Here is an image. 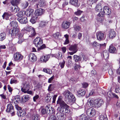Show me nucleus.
<instances>
[{"label": "nucleus", "instance_id": "obj_1", "mask_svg": "<svg viewBox=\"0 0 120 120\" xmlns=\"http://www.w3.org/2000/svg\"><path fill=\"white\" fill-rule=\"evenodd\" d=\"M56 105L58 106L57 110L58 111L56 114V119L58 120H64V113L70 112L69 106L62 100V97L60 96L56 101Z\"/></svg>", "mask_w": 120, "mask_h": 120}, {"label": "nucleus", "instance_id": "obj_2", "mask_svg": "<svg viewBox=\"0 0 120 120\" xmlns=\"http://www.w3.org/2000/svg\"><path fill=\"white\" fill-rule=\"evenodd\" d=\"M10 24L13 29H11L9 32V35L12 38H18L19 41L17 43L18 44H21L23 41V34L21 33L18 28L17 22L15 21L11 20Z\"/></svg>", "mask_w": 120, "mask_h": 120}, {"label": "nucleus", "instance_id": "obj_3", "mask_svg": "<svg viewBox=\"0 0 120 120\" xmlns=\"http://www.w3.org/2000/svg\"><path fill=\"white\" fill-rule=\"evenodd\" d=\"M64 94L65 97L68 98L67 104L71 105L75 102L76 99L73 94L70 91H67L65 92Z\"/></svg>", "mask_w": 120, "mask_h": 120}, {"label": "nucleus", "instance_id": "obj_4", "mask_svg": "<svg viewBox=\"0 0 120 120\" xmlns=\"http://www.w3.org/2000/svg\"><path fill=\"white\" fill-rule=\"evenodd\" d=\"M88 103L93 107H99L101 106L104 103L103 100L101 99L98 98L93 101V100L89 99Z\"/></svg>", "mask_w": 120, "mask_h": 120}, {"label": "nucleus", "instance_id": "obj_5", "mask_svg": "<svg viewBox=\"0 0 120 120\" xmlns=\"http://www.w3.org/2000/svg\"><path fill=\"white\" fill-rule=\"evenodd\" d=\"M21 0H12L11 4L13 5L11 7V10L14 13L17 12L19 11V8L17 6L20 3Z\"/></svg>", "mask_w": 120, "mask_h": 120}, {"label": "nucleus", "instance_id": "obj_6", "mask_svg": "<svg viewBox=\"0 0 120 120\" xmlns=\"http://www.w3.org/2000/svg\"><path fill=\"white\" fill-rule=\"evenodd\" d=\"M111 12L110 9L107 6H105L103 8V11H100L97 15L99 17H104L105 15H109L111 14Z\"/></svg>", "mask_w": 120, "mask_h": 120}, {"label": "nucleus", "instance_id": "obj_7", "mask_svg": "<svg viewBox=\"0 0 120 120\" xmlns=\"http://www.w3.org/2000/svg\"><path fill=\"white\" fill-rule=\"evenodd\" d=\"M91 44L95 50L97 51H99L101 48L105 47L106 46L105 43L103 44H99L96 41L91 43Z\"/></svg>", "mask_w": 120, "mask_h": 120}, {"label": "nucleus", "instance_id": "obj_8", "mask_svg": "<svg viewBox=\"0 0 120 120\" xmlns=\"http://www.w3.org/2000/svg\"><path fill=\"white\" fill-rule=\"evenodd\" d=\"M69 50L71 52H68V53L71 55H72L78 51V44H75L71 45L68 48Z\"/></svg>", "mask_w": 120, "mask_h": 120}, {"label": "nucleus", "instance_id": "obj_9", "mask_svg": "<svg viewBox=\"0 0 120 120\" xmlns=\"http://www.w3.org/2000/svg\"><path fill=\"white\" fill-rule=\"evenodd\" d=\"M13 16V15L10 12H4L2 16L4 19H5L7 20H9L11 22V21L13 20L14 19Z\"/></svg>", "mask_w": 120, "mask_h": 120}, {"label": "nucleus", "instance_id": "obj_10", "mask_svg": "<svg viewBox=\"0 0 120 120\" xmlns=\"http://www.w3.org/2000/svg\"><path fill=\"white\" fill-rule=\"evenodd\" d=\"M6 111L8 113H10L11 116H13L15 115L13 106L11 104H8Z\"/></svg>", "mask_w": 120, "mask_h": 120}, {"label": "nucleus", "instance_id": "obj_11", "mask_svg": "<svg viewBox=\"0 0 120 120\" xmlns=\"http://www.w3.org/2000/svg\"><path fill=\"white\" fill-rule=\"evenodd\" d=\"M30 87V86L29 82H23L22 83V86H21V90L22 92H24L26 93V90H29Z\"/></svg>", "mask_w": 120, "mask_h": 120}, {"label": "nucleus", "instance_id": "obj_12", "mask_svg": "<svg viewBox=\"0 0 120 120\" xmlns=\"http://www.w3.org/2000/svg\"><path fill=\"white\" fill-rule=\"evenodd\" d=\"M31 118L32 120H39V118L38 115L35 110L31 111Z\"/></svg>", "mask_w": 120, "mask_h": 120}, {"label": "nucleus", "instance_id": "obj_13", "mask_svg": "<svg viewBox=\"0 0 120 120\" xmlns=\"http://www.w3.org/2000/svg\"><path fill=\"white\" fill-rule=\"evenodd\" d=\"M96 35L97 40L100 41L104 40L105 38V36L104 33L101 31L97 32Z\"/></svg>", "mask_w": 120, "mask_h": 120}, {"label": "nucleus", "instance_id": "obj_14", "mask_svg": "<svg viewBox=\"0 0 120 120\" xmlns=\"http://www.w3.org/2000/svg\"><path fill=\"white\" fill-rule=\"evenodd\" d=\"M86 113L87 115L89 116L92 117L95 115L96 112L94 109L90 108L87 109Z\"/></svg>", "mask_w": 120, "mask_h": 120}, {"label": "nucleus", "instance_id": "obj_15", "mask_svg": "<svg viewBox=\"0 0 120 120\" xmlns=\"http://www.w3.org/2000/svg\"><path fill=\"white\" fill-rule=\"evenodd\" d=\"M44 9L41 8H38L35 10L34 13L36 16H41L44 14Z\"/></svg>", "mask_w": 120, "mask_h": 120}, {"label": "nucleus", "instance_id": "obj_16", "mask_svg": "<svg viewBox=\"0 0 120 120\" xmlns=\"http://www.w3.org/2000/svg\"><path fill=\"white\" fill-rule=\"evenodd\" d=\"M90 119L89 116L87 114H83L79 116L77 118V120H88Z\"/></svg>", "mask_w": 120, "mask_h": 120}, {"label": "nucleus", "instance_id": "obj_17", "mask_svg": "<svg viewBox=\"0 0 120 120\" xmlns=\"http://www.w3.org/2000/svg\"><path fill=\"white\" fill-rule=\"evenodd\" d=\"M50 58L49 54H47L46 56L41 57L40 60L41 62L46 63L47 61Z\"/></svg>", "mask_w": 120, "mask_h": 120}, {"label": "nucleus", "instance_id": "obj_18", "mask_svg": "<svg viewBox=\"0 0 120 120\" xmlns=\"http://www.w3.org/2000/svg\"><path fill=\"white\" fill-rule=\"evenodd\" d=\"M39 2L38 3L36 4L37 8L41 7L45 5L46 3L45 0H36Z\"/></svg>", "mask_w": 120, "mask_h": 120}, {"label": "nucleus", "instance_id": "obj_19", "mask_svg": "<svg viewBox=\"0 0 120 120\" xmlns=\"http://www.w3.org/2000/svg\"><path fill=\"white\" fill-rule=\"evenodd\" d=\"M29 59L30 61L33 62L36 61L37 60V57L35 54L33 53H31L28 55Z\"/></svg>", "mask_w": 120, "mask_h": 120}, {"label": "nucleus", "instance_id": "obj_20", "mask_svg": "<svg viewBox=\"0 0 120 120\" xmlns=\"http://www.w3.org/2000/svg\"><path fill=\"white\" fill-rule=\"evenodd\" d=\"M70 23V22L68 21H64L62 24V28L64 29H67L69 27Z\"/></svg>", "mask_w": 120, "mask_h": 120}, {"label": "nucleus", "instance_id": "obj_21", "mask_svg": "<svg viewBox=\"0 0 120 120\" xmlns=\"http://www.w3.org/2000/svg\"><path fill=\"white\" fill-rule=\"evenodd\" d=\"M86 91L84 89H80L77 91V95L79 97H83L85 94Z\"/></svg>", "mask_w": 120, "mask_h": 120}, {"label": "nucleus", "instance_id": "obj_22", "mask_svg": "<svg viewBox=\"0 0 120 120\" xmlns=\"http://www.w3.org/2000/svg\"><path fill=\"white\" fill-rule=\"evenodd\" d=\"M14 56L15 59L16 60H21L23 58V56L19 52H17L15 53Z\"/></svg>", "mask_w": 120, "mask_h": 120}, {"label": "nucleus", "instance_id": "obj_23", "mask_svg": "<svg viewBox=\"0 0 120 120\" xmlns=\"http://www.w3.org/2000/svg\"><path fill=\"white\" fill-rule=\"evenodd\" d=\"M109 52L112 53H115L116 52V48L112 44L110 45L109 49Z\"/></svg>", "mask_w": 120, "mask_h": 120}, {"label": "nucleus", "instance_id": "obj_24", "mask_svg": "<svg viewBox=\"0 0 120 120\" xmlns=\"http://www.w3.org/2000/svg\"><path fill=\"white\" fill-rule=\"evenodd\" d=\"M17 19L21 24H26L27 22V19L26 17L19 18Z\"/></svg>", "mask_w": 120, "mask_h": 120}, {"label": "nucleus", "instance_id": "obj_25", "mask_svg": "<svg viewBox=\"0 0 120 120\" xmlns=\"http://www.w3.org/2000/svg\"><path fill=\"white\" fill-rule=\"evenodd\" d=\"M34 12V10L32 9H29L25 12V14L27 17H30L31 16Z\"/></svg>", "mask_w": 120, "mask_h": 120}, {"label": "nucleus", "instance_id": "obj_26", "mask_svg": "<svg viewBox=\"0 0 120 120\" xmlns=\"http://www.w3.org/2000/svg\"><path fill=\"white\" fill-rule=\"evenodd\" d=\"M30 98V95H25L22 98L21 101L24 102H25L28 101Z\"/></svg>", "mask_w": 120, "mask_h": 120}, {"label": "nucleus", "instance_id": "obj_27", "mask_svg": "<svg viewBox=\"0 0 120 120\" xmlns=\"http://www.w3.org/2000/svg\"><path fill=\"white\" fill-rule=\"evenodd\" d=\"M107 94L108 97L110 98H112L115 97L117 98H118V97L117 95L114 93H112L111 91H108Z\"/></svg>", "mask_w": 120, "mask_h": 120}, {"label": "nucleus", "instance_id": "obj_28", "mask_svg": "<svg viewBox=\"0 0 120 120\" xmlns=\"http://www.w3.org/2000/svg\"><path fill=\"white\" fill-rule=\"evenodd\" d=\"M18 115L19 117H22L25 116L26 113L25 111H22V110L18 111L17 112Z\"/></svg>", "mask_w": 120, "mask_h": 120}, {"label": "nucleus", "instance_id": "obj_29", "mask_svg": "<svg viewBox=\"0 0 120 120\" xmlns=\"http://www.w3.org/2000/svg\"><path fill=\"white\" fill-rule=\"evenodd\" d=\"M116 36V34L115 31L113 30H110L109 34V38H110L113 39Z\"/></svg>", "mask_w": 120, "mask_h": 120}, {"label": "nucleus", "instance_id": "obj_30", "mask_svg": "<svg viewBox=\"0 0 120 120\" xmlns=\"http://www.w3.org/2000/svg\"><path fill=\"white\" fill-rule=\"evenodd\" d=\"M101 55L102 58H104L105 59L109 57V53L107 50H105L103 51L102 53H101Z\"/></svg>", "mask_w": 120, "mask_h": 120}, {"label": "nucleus", "instance_id": "obj_31", "mask_svg": "<svg viewBox=\"0 0 120 120\" xmlns=\"http://www.w3.org/2000/svg\"><path fill=\"white\" fill-rule=\"evenodd\" d=\"M73 59L76 62H81V56L77 55H74L73 56Z\"/></svg>", "mask_w": 120, "mask_h": 120}, {"label": "nucleus", "instance_id": "obj_32", "mask_svg": "<svg viewBox=\"0 0 120 120\" xmlns=\"http://www.w3.org/2000/svg\"><path fill=\"white\" fill-rule=\"evenodd\" d=\"M48 22V21H41L39 23V26L41 27H43L47 25Z\"/></svg>", "mask_w": 120, "mask_h": 120}, {"label": "nucleus", "instance_id": "obj_33", "mask_svg": "<svg viewBox=\"0 0 120 120\" xmlns=\"http://www.w3.org/2000/svg\"><path fill=\"white\" fill-rule=\"evenodd\" d=\"M49 109V108L48 106H46L45 108L42 109L41 111L42 114V115H44L46 113H48L47 111Z\"/></svg>", "mask_w": 120, "mask_h": 120}, {"label": "nucleus", "instance_id": "obj_34", "mask_svg": "<svg viewBox=\"0 0 120 120\" xmlns=\"http://www.w3.org/2000/svg\"><path fill=\"white\" fill-rule=\"evenodd\" d=\"M70 2L71 4L75 7H78L79 6L78 4V0H70Z\"/></svg>", "mask_w": 120, "mask_h": 120}, {"label": "nucleus", "instance_id": "obj_35", "mask_svg": "<svg viewBox=\"0 0 120 120\" xmlns=\"http://www.w3.org/2000/svg\"><path fill=\"white\" fill-rule=\"evenodd\" d=\"M49 109H48L47 112L48 114L49 115H53L54 114L55 111L53 109H52L51 107H49Z\"/></svg>", "mask_w": 120, "mask_h": 120}, {"label": "nucleus", "instance_id": "obj_36", "mask_svg": "<svg viewBox=\"0 0 120 120\" xmlns=\"http://www.w3.org/2000/svg\"><path fill=\"white\" fill-rule=\"evenodd\" d=\"M99 118L100 120H108L106 115L105 114L99 116Z\"/></svg>", "mask_w": 120, "mask_h": 120}, {"label": "nucleus", "instance_id": "obj_37", "mask_svg": "<svg viewBox=\"0 0 120 120\" xmlns=\"http://www.w3.org/2000/svg\"><path fill=\"white\" fill-rule=\"evenodd\" d=\"M52 97L50 96V93H48L46 94V96L45 98V100L47 102H49L50 101Z\"/></svg>", "mask_w": 120, "mask_h": 120}, {"label": "nucleus", "instance_id": "obj_38", "mask_svg": "<svg viewBox=\"0 0 120 120\" xmlns=\"http://www.w3.org/2000/svg\"><path fill=\"white\" fill-rule=\"evenodd\" d=\"M30 34L29 36V37H32L35 36L36 33L35 29L34 28L33 29L31 30V31L30 32Z\"/></svg>", "mask_w": 120, "mask_h": 120}, {"label": "nucleus", "instance_id": "obj_39", "mask_svg": "<svg viewBox=\"0 0 120 120\" xmlns=\"http://www.w3.org/2000/svg\"><path fill=\"white\" fill-rule=\"evenodd\" d=\"M38 18V17L36 16H33L30 20V22L33 24H34L36 22Z\"/></svg>", "mask_w": 120, "mask_h": 120}, {"label": "nucleus", "instance_id": "obj_40", "mask_svg": "<svg viewBox=\"0 0 120 120\" xmlns=\"http://www.w3.org/2000/svg\"><path fill=\"white\" fill-rule=\"evenodd\" d=\"M6 34L5 33H3L0 34V41H2L6 38Z\"/></svg>", "mask_w": 120, "mask_h": 120}, {"label": "nucleus", "instance_id": "obj_41", "mask_svg": "<svg viewBox=\"0 0 120 120\" xmlns=\"http://www.w3.org/2000/svg\"><path fill=\"white\" fill-rule=\"evenodd\" d=\"M38 38L39 40L37 42V44L35 45V46L37 47L40 46V45H42L43 43L42 40L40 38Z\"/></svg>", "mask_w": 120, "mask_h": 120}, {"label": "nucleus", "instance_id": "obj_42", "mask_svg": "<svg viewBox=\"0 0 120 120\" xmlns=\"http://www.w3.org/2000/svg\"><path fill=\"white\" fill-rule=\"evenodd\" d=\"M61 36V34L58 32H57L54 34L53 37L56 39H60Z\"/></svg>", "mask_w": 120, "mask_h": 120}, {"label": "nucleus", "instance_id": "obj_43", "mask_svg": "<svg viewBox=\"0 0 120 120\" xmlns=\"http://www.w3.org/2000/svg\"><path fill=\"white\" fill-rule=\"evenodd\" d=\"M95 10L96 11L98 12L102 11V8L101 6V4H98L96 6Z\"/></svg>", "mask_w": 120, "mask_h": 120}, {"label": "nucleus", "instance_id": "obj_44", "mask_svg": "<svg viewBox=\"0 0 120 120\" xmlns=\"http://www.w3.org/2000/svg\"><path fill=\"white\" fill-rule=\"evenodd\" d=\"M43 71L44 72L49 74H50L52 73V71L51 70L46 68H44L43 70Z\"/></svg>", "mask_w": 120, "mask_h": 120}, {"label": "nucleus", "instance_id": "obj_45", "mask_svg": "<svg viewBox=\"0 0 120 120\" xmlns=\"http://www.w3.org/2000/svg\"><path fill=\"white\" fill-rule=\"evenodd\" d=\"M88 59V58L87 57L83 55L81 56V62H82L84 61H86Z\"/></svg>", "mask_w": 120, "mask_h": 120}, {"label": "nucleus", "instance_id": "obj_46", "mask_svg": "<svg viewBox=\"0 0 120 120\" xmlns=\"http://www.w3.org/2000/svg\"><path fill=\"white\" fill-rule=\"evenodd\" d=\"M46 47V46L45 44H43L40 45V46L38 47V51H40L41 50L44 49Z\"/></svg>", "mask_w": 120, "mask_h": 120}, {"label": "nucleus", "instance_id": "obj_47", "mask_svg": "<svg viewBox=\"0 0 120 120\" xmlns=\"http://www.w3.org/2000/svg\"><path fill=\"white\" fill-rule=\"evenodd\" d=\"M18 82L17 81V80L13 79H12L10 81V83L11 84H12L13 83L16 84Z\"/></svg>", "mask_w": 120, "mask_h": 120}, {"label": "nucleus", "instance_id": "obj_48", "mask_svg": "<svg viewBox=\"0 0 120 120\" xmlns=\"http://www.w3.org/2000/svg\"><path fill=\"white\" fill-rule=\"evenodd\" d=\"M48 120H56V119L55 116L54 115H52L48 118Z\"/></svg>", "mask_w": 120, "mask_h": 120}, {"label": "nucleus", "instance_id": "obj_49", "mask_svg": "<svg viewBox=\"0 0 120 120\" xmlns=\"http://www.w3.org/2000/svg\"><path fill=\"white\" fill-rule=\"evenodd\" d=\"M74 28L75 30L79 31L80 30L81 28L80 26L77 25H75L74 26Z\"/></svg>", "mask_w": 120, "mask_h": 120}, {"label": "nucleus", "instance_id": "obj_50", "mask_svg": "<svg viewBox=\"0 0 120 120\" xmlns=\"http://www.w3.org/2000/svg\"><path fill=\"white\" fill-rule=\"evenodd\" d=\"M17 15L19 17V18L22 17L23 16V14L22 11H21L19 12Z\"/></svg>", "mask_w": 120, "mask_h": 120}, {"label": "nucleus", "instance_id": "obj_51", "mask_svg": "<svg viewBox=\"0 0 120 120\" xmlns=\"http://www.w3.org/2000/svg\"><path fill=\"white\" fill-rule=\"evenodd\" d=\"M34 28L31 26H29L27 27L26 29L27 31L30 32L31 30L33 29Z\"/></svg>", "mask_w": 120, "mask_h": 120}, {"label": "nucleus", "instance_id": "obj_52", "mask_svg": "<svg viewBox=\"0 0 120 120\" xmlns=\"http://www.w3.org/2000/svg\"><path fill=\"white\" fill-rule=\"evenodd\" d=\"M28 3L27 2H26L25 3L22 4V7L24 8H26L28 6Z\"/></svg>", "mask_w": 120, "mask_h": 120}, {"label": "nucleus", "instance_id": "obj_53", "mask_svg": "<svg viewBox=\"0 0 120 120\" xmlns=\"http://www.w3.org/2000/svg\"><path fill=\"white\" fill-rule=\"evenodd\" d=\"M60 56V54H59V52L58 54H52V57H55L56 58L58 59L59 58Z\"/></svg>", "mask_w": 120, "mask_h": 120}, {"label": "nucleus", "instance_id": "obj_54", "mask_svg": "<svg viewBox=\"0 0 120 120\" xmlns=\"http://www.w3.org/2000/svg\"><path fill=\"white\" fill-rule=\"evenodd\" d=\"M82 86L84 88H86L89 85L88 84L87 82H85L82 84Z\"/></svg>", "mask_w": 120, "mask_h": 120}, {"label": "nucleus", "instance_id": "obj_55", "mask_svg": "<svg viewBox=\"0 0 120 120\" xmlns=\"http://www.w3.org/2000/svg\"><path fill=\"white\" fill-rule=\"evenodd\" d=\"M82 12V11H81L80 10H78L76 12H75V14L77 15H81Z\"/></svg>", "mask_w": 120, "mask_h": 120}, {"label": "nucleus", "instance_id": "obj_56", "mask_svg": "<svg viewBox=\"0 0 120 120\" xmlns=\"http://www.w3.org/2000/svg\"><path fill=\"white\" fill-rule=\"evenodd\" d=\"M65 62L64 60H63L62 63H60L59 65H60L61 68H63L64 66Z\"/></svg>", "mask_w": 120, "mask_h": 120}, {"label": "nucleus", "instance_id": "obj_57", "mask_svg": "<svg viewBox=\"0 0 120 120\" xmlns=\"http://www.w3.org/2000/svg\"><path fill=\"white\" fill-rule=\"evenodd\" d=\"M57 96V95H53L52 98L53 101H52V103H55L56 99Z\"/></svg>", "mask_w": 120, "mask_h": 120}, {"label": "nucleus", "instance_id": "obj_58", "mask_svg": "<svg viewBox=\"0 0 120 120\" xmlns=\"http://www.w3.org/2000/svg\"><path fill=\"white\" fill-rule=\"evenodd\" d=\"M26 93L25 92H23L24 93H27L28 94L31 95H33V92L32 91L30 90L29 91V90H28L26 91Z\"/></svg>", "mask_w": 120, "mask_h": 120}, {"label": "nucleus", "instance_id": "obj_59", "mask_svg": "<svg viewBox=\"0 0 120 120\" xmlns=\"http://www.w3.org/2000/svg\"><path fill=\"white\" fill-rule=\"evenodd\" d=\"M75 79L74 77H71L69 79V81L71 83H74L75 81Z\"/></svg>", "mask_w": 120, "mask_h": 120}, {"label": "nucleus", "instance_id": "obj_60", "mask_svg": "<svg viewBox=\"0 0 120 120\" xmlns=\"http://www.w3.org/2000/svg\"><path fill=\"white\" fill-rule=\"evenodd\" d=\"M38 38H40L39 37H37L35 39H34V43L35 44V45L37 44V42L38 41L39 39H38Z\"/></svg>", "mask_w": 120, "mask_h": 120}, {"label": "nucleus", "instance_id": "obj_61", "mask_svg": "<svg viewBox=\"0 0 120 120\" xmlns=\"http://www.w3.org/2000/svg\"><path fill=\"white\" fill-rule=\"evenodd\" d=\"M108 73L109 75H112L113 73V70L111 69H109V70Z\"/></svg>", "mask_w": 120, "mask_h": 120}, {"label": "nucleus", "instance_id": "obj_62", "mask_svg": "<svg viewBox=\"0 0 120 120\" xmlns=\"http://www.w3.org/2000/svg\"><path fill=\"white\" fill-rule=\"evenodd\" d=\"M115 91L116 93H120V86L118 88H116L115 89Z\"/></svg>", "mask_w": 120, "mask_h": 120}, {"label": "nucleus", "instance_id": "obj_63", "mask_svg": "<svg viewBox=\"0 0 120 120\" xmlns=\"http://www.w3.org/2000/svg\"><path fill=\"white\" fill-rule=\"evenodd\" d=\"M39 98V96L38 95H36L34 96L33 98V100L35 102L36 101V100L37 99Z\"/></svg>", "mask_w": 120, "mask_h": 120}, {"label": "nucleus", "instance_id": "obj_64", "mask_svg": "<svg viewBox=\"0 0 120 120\" xmlns=\"http://www.w3.org/2000/svg\"><path fill=\"white\" fill-rule=\"evenodd\" d=\"M54 76H53L51 77L49 79L48 81V82L49 83L51 82V81L53 79Z\"/></svg>", "mask_w": 120, "mask_h": 120}]
</instances>
